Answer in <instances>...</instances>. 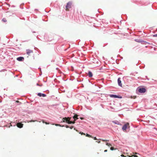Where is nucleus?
Returning <instances> with one entry per match:
<instances>
[{
  "instance_id": "obj_13",
  "label": "nucleus",
  "mask_w": 157,
  "mask_h": 157,
  "mask_svg": "<svg viewBox=\"0 0 157 157\" xmlns=\"http://www.w3.org/2000/svg\"><path fill=\"white\" fill-rule=\"evenodd\" d=\"M136 40V42H140L143 44H144V43L145 42L143 40Z\"/></svg>"
},
{
  "instance_id": "obj_5",
  "label": "nucleus",
  "mask_w": 157,
  "mask_h": 157,
  "mask_svg": "<svg viewBox=\"0 0 157 157\" xmlns=\"http://www.w3.org/2000/svg\"><path fill=\"white\" fill-rule=\"evenodd\" d=\"M145 89L143 88H140L139 90V92L141 93H144L145 92Z\"/></svg>"
},
{
  "instance_id": "obj_8",
  "label": "nucleus",
  "mask_w": 157,
  "mask_h": 157,
  "mask_svg": "<svg viewBox=\"0 0 157 157\" xmlns=\"http://www.w3.org/2000/svg\"><path fill=\"white\" fill-rule=\"evenodd\" d=\"M23 124H22L19 122L17 124V126L20 128H22L23 127Z\"/></svg>"
},
{
  "instance_id": "obj_29",
  "label": "nucleus",
  "mask_w": 157,
  "mask_h": 157,
  "mask_svg": "<svg viewBox=\"0 0 157 157\" xmlns=\"http://www.w3.org/2000/svg\"><path fill=\"white\" fill-rule=\"evenodd\" d=\"M45 123L46 124H49V123H47V122H45Z\"/></svg>"
},
{
  "instance_id": "obj_28",
  "label": "nucleus",
  "mask_w": 157,
  "mask_h": 157,
  "mask_svg": "<svg viewBox=\"0 0 157 157\" xmlns=\"http://www.w3.org/2000/svg\"><path fill=\"white\" fill-rule=\"evenodd\" d=\"M79 133L81 134V135H82V134H83V135H85V133H83V132H82V133L80 132V133Z\"/></svg>"
},
{
  "instance_id": "obj_30",
  "label": "nucleus",
  "mask_w": 157,
  "mask_h": 157,
  "mask_svg": "<svg viewBox=\"0 0 157 157\" xmlns=\"http://www.w3.org/2000/svg\"><path fill=\"white\" fill-rule=\"evenodd\" d=\"M42 122H43V123H45V122L44 121V120H42Z\"/></svg>"
},
{
  "instance_id": "obj_23",
  "label": "nucleus",
  "mask_w": 157,
  "mask_h": 157,
  "mask_svg": "<svg viewBox=\"0 0 157 157\" xmlns=\"http://www.w3.org/2000/svg\"><path fill=\"white\" fill-rule=\"evenodd\" d=\"M65 127L66 128H70V127H69V126L67 125H65Z\"/></svg>"
},
{
  "instance_id": "obj_25",
  "label": "nucleus",
  "mask_w": 157,
  "mask_h": 157,
  "mask_svg": "<svg viewBox=\"0 0 157 157\" xmlns=\"http://www.w3.org/2000/svg\"><path fill=\"white\" fill-rule=\"evenodd\" d=\"M102 141H108V140H101Z\"/></svg>"
},
{
  "instance_id": "obj_16",
  "label": "nucleus",
  "mask_w": 157,
  "mask_h": 157,
  "mask_svg": "<svg viewBox=\"0 0 157 157\" xmlns=\"http://www.w3.org/2000/svg\"><path fill=\"white\" fill-rule=\"evenodd\" d=\"M86 136L89 137L93 138V137L92 136L90 135L87 133H86Z\"/></svg>"
},
{
  "instance_id": "obj_15",
  "label": "nucleus",
  "mask_w": 157,
  "mask_h": 157,
  "mask_svg": "<svg viewBox=\"0 0 157 157\" xmlns=\"http://www.w3.org/2000/svg\"><path fill=\"white\" fill-rule=\"evenodd\" d=\"M112 122L115 124H119V122L118 121H113Z\"/></svg>"
},
{
  "instance_id": "obj_4",
  "label": "nucleus",
  "mask_w": 157,
  "mask_h": 157,
  "mask_svg": "<svg viewBox=\"0 0 157 157\" xmlns=\"http://www.w3.org/2000/svg\"><path fill=\"white\" fill-rule=\"evenodd\" d=\"M110 97L111 98H121L122 97L121 96H119L116 95L114 94H111L110 95Z\"/></svg>"
},
{
  "instance_id": "obj_21",
  "label": "nucleus",
  "mask_w": 157,
  "mask_h": 157,
  "mask_svg": "<svg viewBox=\"0 0 157 157\" xmlns=\"http://www.w3.org/2000/svg\"><path fill=\"white\" fill-rule=\"evenodd\" d=\"M36 85L37 86H42V84H39L38 83H37L36 84Z\"/></svg>"
},
{
  "instance_id": "obj_27",
  "label": "nucleus",
  "mask_w": 157,
  "mask_h": 157,
  "mask_svg": "<svg viewBox=\"0 0 157 157\" xmlns=\"http://www.w3.org/2000/svg\"><path fill=\"white\" fill-rule=\"evenodd\" d=\"M94 138V140H97V139L96 138V137H93V138Z\"/></svg>"
},
{
  "instance_id": "obj_32",
  "label": "nucleus",
  "mask_w": 157,
  "mask_h": 157,
  "mask_svg": "<svg viewBox=\"0 0 157 157\" xmlns=\"http://www.w3.org/2000/svg\"><path fill=\"white\" fill-rule=\"evenodd\" d=\"M80 119L81 120H83L84 119V118L83 117H81Z\"/></svg>"
},
{
  "instance_id": "obj_20",
  "label": "nucleus",
  "mask_w": 157,
  "mask_h": 157,
  "mask_svg": "<svg viewBox=\"0 0 157 157\" xmlns=\"http://www.w3.org/2000/svg\"><path fill=\"white\" fill-rule=\"evenodd\" d=\"M153 36L157 37V34L153 35Z\"/></svg>"
},
{
  "instance_id": "obj_26",
  "label": "nucleus",
  "mask_w": 157,
  "mask_h": 157,
  "mask_svg": "<svg viewBox=\"0 0 157 157\" xmlns=\"http://www.w3.org/2000/svg\"><path fill=\"white\" fill-rule=\"evenodd\" d=\"M73 128V126H72L71 127H70V128L71 129H72Z\"/></svg>"
},
{
  "instance_id": "obj_18",
  "label": "nucleus",
  "mask_w": 157,
  "mask_h": 157,
  "mask_svg": "<svg viewBox=\"0 0 157 157\" xmlns=\"http://www.w3.org/2000/svg\"><path fill=\"white\" fill-rule=\"evenodd\" d=\"M36 121H37V120L34 121V120H31V121H28V122H34Z\"/></svg>"
},
{
  "instance_id": "obj_24",
  "label": "nucleus",
  "mask_w": 157,
  "mask_h": 157,
  "mask_svg": "<svg viewBox=\"0 0 157 157\" xmlns=\"http://www.w3.org/2000/svg\"><path fill=\"white\" fill-rule=\"evenodd\" d=\"M55 125L56 126H61V125L59 124H55Z\"/></svg>"
},
{
  "instance_id": "obj_7",
  "label": "nucleus",
  "mask_w": 157,
  "mask_h": 157,
  "mask_svg": "<svg viewBox=\"0 0 157 157\" xmlns=\"http://www.w3.org/2000/svg\"><path fill=\"white\" fill-rule=\"evenodd\" d=\"M117 82L118 83V85L120 86L121 87L122 86V84L121 82V78H119L118 79Z\"/></svg>"
},
{
  "instance_id": "obj_17",
  "label": "nucleus",
  "mask_w": 157,
  "mask_h": 157,
  "mask_svg": "<svg viewBox=\"0 0 157 157\" xmlns=\"http://www.w3.org/2000/svg\"><path fill=\"white\" fill-rule=\"evenodd\" d=\"M2 21H3L4 22H6L7 21V20H6V19L5 18H3L2 19Z\"/></svg>"
},
{
  "instance_id": "obj_34",
  "label": "nucleus",
  "mask_w": 157,
  "mask_h": 157,
  "mask_svg": "<svg viewBox=\"0 0 157 157\" xmlns=\"http://www.w3.org/2000/svg\"><path fill=\"white\" fill-rule=\"evenodd\" d=\"M96 142H97L98 143H100V141H96Z\"/></svg>"
},
{
  "instance_id": "obj_3",
  "label": "nucleus",
  "mask_w": 157,
  "mask_h": 157,
  "mask_svg": "<svg viewBox=\"0 0 157 157\" xmlns=\"http://www.w3.org/2000/svg\"><path fill=\"white\" fill-rule=\"evenodd\" d=\"M129 126V123H127L122 127V129L123 130H125L127 127Z\"/></svg>"
},
{
  "instance_id": "obj_19",
  "label": "nucleus",
  "mask_w": 157,
  "mask_h": 157,
  "mask_svg": "<svg viewBox=\"0 0 157 157\" xmlns=\"http://www.w3.org/2000/svg\"><path fill=\"white\" fill-rule=\"evenodd\" d=\"M106 145L107 146H112L109 143H106Z\"/></svg>"
},
{
  "instance_id": "obj_2",
  "label": "nucleus",
  "mask_w": 157,
  "mask_h": 157,
  "mask_svg": "<svg viewBox=\"0 0 157 157\" xmlns=\"http://www.w3.org/2000/svg\"><path fill=\"white\" fill-rule=\"evenodd\" d=\"M72 5V2H68L66 6V8L67 9H68L71 8V6Z\"/></svg>"
},
{
  "instance_id": "obj_9",
  "label": "nucleus",
  "mask_w": 157,
  "mask_h": 157,
  "mask_svg": "<svg viewBox=\"0 0 157 157\" xmlns=\"http://www.w3.org/2000/svg\"><path fill=\"white\" fill-rule=\"evenodd\" d=\"M121 156L123 157H138L137 156L135 155H132L131 156L128 155L127 156H125L124 155H122Z\"/></svg>"
},
{
  "instance_id": "obj_11",
  "label": "nucleus",
  "mask_w": 157,
  "mask_h": 157,
  "mask_svg": "<svg viewBox=\"0 0 157 157\" xmlns=\"http://www.w3.org/2000/svg\"><path fill=\"white\" fill-rule=\"evenodd\" d=\"M37 95L40 97L42 96L43 97H45L46 96V95L45 94H41V93H38Z\"/></svg>"
},
{
  "instance_id": "obj_10",
  "label": "nucleus",
  "mask_w": 157,
  "mask_h": 157,
  "mask_svg": "<svg viewBox=\"0 0 157 157\" xmlns=\"http://www.w3.org/2000/svg\"><path fill=\"white\" fill-rule=\"evenodd\" d=\"M78 115H77L76 114H75L74 116L73 117V118L74 119V121H76V120L78 119Z\"/></svg>"
},
{
  "instance_id": "obj_22",
  "label": "nucleus",
  "mask_w": 157,
  "mask_h": 157,
  "mask_svg": "<svg viewBox=\"0 0 157 157\" xmlns=\"http://www.w3.org/2000/svg\"><path fill=\"white\" fill-rule=\"evenodd\" d=\"M110 149L111 150H114V148L113 147H110Z\"/></svg>"
},
{
  "instance_id": "obj_31",
  "label": "nucleus",
  "mask_w": 157,
  "mask_h": 157,
  "mask_svg": "<svg viewBox=\"0 0 157 157\" xmlns=\"http://www.w3.org/2000/svg\"><path fill=\"white\" fill-rule=\"evenodd\" d=\"M107 150H105V151H104V152H107Z\"/></svg>"
},
{
  "instance_id": "obj_14",
  "label": "nucleus",
  "mask_w": 157,
  "mask_h": 157,
  "mask_svg": "<svg viewBox=\"0 0 157 157\" xmlns=\"http://www.w3.org/2000/svg\"><path fill=\"white\" fill-rule=\"evenodd\" d=\"M88 75L90 77H91L93 76V74L91 71H89L88 73Z\"/></svg>"
},
{
  "instance_id": "obj_6",
  "label": "nucleus",
  "mask_w": 157,
  "mask_h": 157,
  "mask_svg": "<svg viewBox=\"0 0 157 157\" xmlns=\"http://www.w3.org/2000/svg\"><path fill=\"white\" fill-rule=\"evenodd\" d=\"M33 53V51L31 50L28 49L26 50V53L28 56H30L31 53Z\"/></svg>"
},
{
  "instance_id": "obj_1",
  "label": "nucleus",
  "mask_w": 157,
  "mask_h": 157,
  "mask_svg": "<svg viewBox=\"0 0 157 157\" xmlns=\"http://www.w3.org/2000/svg\"><path fill=\"white\" fill-rule=\"evenodd\" d=\"M71 117H65L64 118H63L62 120L63 121H62V122H66L68 124H74L75 123V121H71L70 120H71Z\"/></svg>"
},
{
  "instance_id": "obj_33",
  "label": "nucleus",
  "mask_w": 157,
  "mask_h": 157,
  "mask_svg": "<svg viewBox=\"0 0 157 157\" xmlns=\"http://www.w3.org/2000/svg\"><path fill=\"white\" fill-rule=\"evenodd\" d=\"M16 102L18 103V102H19L18 101H16Z\"/></svg>"
},
{
  "instance_id": "obj_12",
  "label": "nucleus",
  "mask_w": 157,
  "mask_h": 157,
  "mask_svg": "<svg viewBox=\"0 0 157 157\" xmlns=\"http://www.w3.org/2000/svg\"><path fill=\"white\" fill-rule=\"evenodd\" d=\"M24 58L23 57H20L17 58V60L19 61H21L24 59Z\"/></svg>"
}]
</instances>
